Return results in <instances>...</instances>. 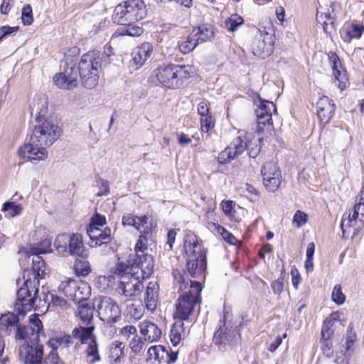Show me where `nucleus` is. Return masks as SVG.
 <instances>
[{
    "label": "nucleus",
    "mask_w": 364,
    "mask_h": 364,
    "mask_svg": "<svg viewBox=\"0 0 364 364\" xmlns=\"http://www.w3.org/2000/svg\"><path fill=\"white\" fill-rule=\"evenodd\" d=\"M58 291L68 299L78 302L87 299L90 294V288L87 283L71 279L62 281L58 286Z\"/></svg>",
    "instance_id": "obj_13"
},
{
    "label": "nucleus",
    "mask_w": 364,
    "mask_h": 364,
    "mask_svg": "<svg viewBox=\"0 0 364 364\" xmlns=\"http://www.w3.org/2000/svg\"><path fill=\"white\" fill-rule=\"evenodd\" d=\"M99 51H90L82 55L78 64L82 85L88 89L94 88L99 82L101 59Z\"/></svg>",
    "instance_id": "obj_9"
},
{
    "label": "nucleus",
    "mask_w": 364,
    "mask_h": 364,
    "mask_svg": "<svg viewBox=\"0 0 364 364\" xmlns=\"http://www.w3.org/2000/svg\"><path fill=\"white\" fill-rule=\"evenodd\" d=\"M132 264L134 265V271L138 272L140 278L144 279L149 278L153 273L154 259L147 253L132 255Z\"/></svg>",
    "instance_id": "obj_18"
},
{
    "label": "nucleus",
    "mask_w": 364,
    "mask_h": 364,
    "mask_svg": "<svg viewBox=\"0 0 364 364\" xmlns=\"http://www.w3.org/2000/svg\"><path fill=\"white\" fill-rule=\"evenodd\" d=\"M75 269L77 274L81 276H87L91 272V269L87 262H75Z\"/></svg>",
    "instance_id": "obj_57"
},
{
    "label": "nucleus",
    "mask_w": 364,
    "mask_h": 364,
    "mask_svg": "<svg viewBox=\"0 0 364 364\" xmlns=\"http://www.w3.org/2000/svg\"><path fill=\"white\" fill-rule=\"evenodd\" d=\"M355 338H356V336H355V332L353 331V327L351 325H349L348 331H347V334H346V342H345V349L346 350H345V353H344V356L347 359H349L350 357L353 354V350L352 349V347L355 341Z\"/></svg>",
    "instance_id": "obj_38"
},
{
    "label": "nucleus",
    "mask_w": 364,
    "mask_h": 364,
    "mask_svg": "<svg viewBox=\"0 0 364 364\" xmlns=\"http://www.w3.org/2000/svg\"><path fill=\"white\" fill-rule=\"evenodd\" d=\"M78 316L80 319V324L76 328L95 327L93 323L94 308L88 304H81L78 306Z\"/></svg>",
    "instance_id": "obj_28"
},
{
    "label": "nucleus",
    "mask_w": 364,
    "mask_h": 364,
    "mask_svg": "<svg viewBox=\"0 0 364 364\" xmlns=\"http://www.w3.org/2000/svg\"><path fill=\"white\" fill-rule=\"evenodd\" d=\"M252 53L259 58H265L273 51L272 36L264 30V35L254 40L251 46Z\"/></svg>",
    "instance_id": "obj_20"
},
{
    "label": "nucleus",
    "mask_w": 364,
    "mask_h": 364,
    "mask_svg": "<svg viewBox=\"0 0 364 364\" xmlns=\"http://www.w3.org/2000/svg\"><path fill=\"white\" fill-rule=\"evenodd\" d=\"M144 340L150 343L158 341L161 337V331L155 323L145 320L139 324Z\"/></svg>",
    "instance_id": "obj_23"
},
{
    "label": "nucleus",
    "mask_w": 364,
    "mask_h": 364,
    "mask_svg": "<svg viewBox=\"0 0 364 364\" xmlns=\"http://www.w3.org/2000/svg\"><path fill=\"white\" fill-rule=\"evenodd\" d=\"M87 234L90 240L95 242V246L107 244L111 240V229L109 228H106L103 231L99 229L95 232H88Z\"/></svg>",
    "instance_id": "obj_34"
},
{
    "label": "nucleus",
    "mask_w": 364,
    "mask_h": 364,
    "mask_svg": "<svg viewBox=\"0 0 364 364\" xmlns=\"http://www.w3.org/2000/svg\"><path fill=\"white\" fill-rule=\"evenodd\" d=\"M210 225L213 228L214 231L220 234L229 244L235 245L237 242L235 237L223 226L213 223L210 224Z\"/></svg>",
    "instance_id": "obj_40"
},
{
    "label": "nucleus",
    "mask_w": 364,
    "mask_h": 364,
    "mask_svg": "<svg viewBox=\"0 0 364 364\" xmlns=\"http://www.w3.org/2000/svg\"><path fill=\"white\" fill-rule=\"evenodd\" d=\"M150 360H154L158 364H170L174 363L177 359V353L169 351L163 346H154L147 351Z\"/></svg>",
    "instance_id": "obj_19"
},
{
    "label": "nucleus",
    "mask_w": 364,
    "mask_h": 364,
    "mask_svg": "<svg viewBox=\"0 0 364 364\" xmlns=\"http://www.w3.org/2000/svg\"><path fill=\"white\" fill-rule=\"evenodd\" d=\"M97 183L100 186V191L97 193V196H107L109 193V184L107 181L99 178Z\"/></svg>",
    "instance_id": "obj_58"
},
{
    "label": "nucleus",
    "mask_w": 364,
    "mask_h": 364,
    "mask_svg": "<svg viewBox=\"0 0 364 364\" xmlns=\"http://www.w3.org/2000/svg\"><path fill=\"white\" fill-rule=\"evenodd\" d=\"M335 105L327 96L320 97L316 103L317 116L323 124L328 123L334 114Z\"/></svg>",
    "instance_id": "obj_22"
},
{
    "label": "nucleus",
    "mask_w": 364,
    "mask_h": 364,
    "mask_svg": "<svg viewBox=\"0 0 364 364\" xmlns=\"http://www.w3.org/2000/svg\"><path fill=\"white\" fill-rule=\"evenodd\" d=\"M364 228V194L359 193L353 207L343 214L341 228L343 238H354Z\"/></svg>",
    "instance_id": "obj_8"
},
{
    "label": "nucleus",
    "mask_w": 364,
    "mask_h": 364,
    "mask_svg": "<svg viewBox=\"0 0 364 364\" xmlns=\"http://www.w3.org/2000/svg\"><path fill=\"white\" fill-rule=\"evenodd\" d=\"M42 247H32L30 250L32 261V271L24 269L23 278V284L17 291L16 301L14 305L15 311L18 315L24 316L28 311H31L35 306V301L38 292L37 285L39 279L44 277L46 273V264L41 254L46 253L50 248V242L45 240L42 243Z\"/></svg>",
    "instance_id": "obj_1"
},
{
    "label": "nucleus",
    "mask_w": 364,
    "mask_h": 364,
    "mask_svg": "<svg viewBox=\"0 0 364 364\" xmlns=\"http://www.w3.org/2000/svg\"><path fill=\"white\" fill-rule=\"evenodd\" d=\"M331 298L332 300L338 305H341L345 302L346 296L342 292L341 285H336L334 287Z\"/></svg>",
    "instance_id": "obj_53"
},
{
    "label": "nucleus",
    "mask_w": 364,
    "mask_h": 364,
    "mask_svg": "<svg viewBox=\"0 0 364 364\" xmlns=\"http://www.w3.org/2000/svg\"><path fill=\"white\" fill-rule=\"evenodd\" d=\"M192 36H194L198 44L210 41L214 35L213 26L209 24H203L195 28L191 31Z\"/></svg>",
    "instance_id": "obj_30"
},
{
    "label": "nucleus",
    "mask_w": 364,
    "mask_h": 364,
    "mask_svg": "<svg viewBox=\"0 0 364 364\" xmlns=\"http://www.w3.org/2000/svg\"><path fill=\"white\" fill-rule=\"evenodd\" d=\"M43 324L36 314L30 316L28 323L17 327L15 338L18 341L16 354L22 364H42L43 346L39 343Z\"/></svg>",
    "instance_id": "obj_2"
},
{
    "label": "nucleus",
    "mask_w": 364,
    "mask_h": 364,
    "mask_svg": "<svg viewBox=\"0 0 364 364\" xmlns=\"http://www.w3.org/2000/svg\"><path fill=\"white\" fill-rule=\"evenodd\" d=\"M132 23L130 24H124L127 26L121 29L119 32V35L121 36H139L142 34L144 30L141 27L139 26L134 25Z\"/></svg>",
    "instance_id": "obj_48"
},
{
    "label": "nucleus",
    "mask_w": 364,
    "mask_h": 364,
    "mask_svg": "<svg viewBox=\"0 0 364 364\" xmlns=\"http://www.w3.org/2000/svg\"><path fill=\"white\" fill-rule=\"evenodd\" d=\"M239 135L218 156V162L225 164L234 160L245 150L252 158H255L259 153L262 141L261 136L257 138L252 133L239 131Z\"/></svg>",
    "instance_id": "obj_5"
},
{
    "label": "nucleus",
    "mask_w": 364,
    "mask_h": 364,
    "mask_svg": "<svg viewBox=\"0 0 364 364\" xmlns=\"http://www.w3.org/2000/svg\"><path fill=\"white\" fill-rule=\"evenodd\" d=\"M255 102L257 105L255 109L257 120V134L260 136V134L264 132V127H269L272 125V114L277 112V109L272 102L262 100L259 96Z\"/></svg>",
    "instance_id": "obj_14"
},
{
    "label": "nucleus",
    "mask_w": 364,
    "mask_h": 364,
    "mask_svg": "<svg viewBox=\"0 0 364 364\" xmlns=\"http://www.w3.org/2000/svg\"><path fill=\"white\" fill-rule=\"evenodd\" d=\"M333 325V323H331L330 320H327L326 318L325 319L321 328V338H331L333 333V331L331 329Z\"/></svg>",
    "instance_id": "obj_59"
},
{
    "label": "nucleus",
    "mask_w": 364,
    "mask_h": 364,
    "mask_svg": "<svg viewBox=\"0 0 364 364\" xmlns=\"http://www.w3.org/2000/svg\"><path fill=\"white\" fill-rule=\"evenodd\" d=\"M183 332V323L181 321H176L170 331V340L173 346H177L181 341L182 333Z\"/></svg>",
    "instance_id": "obj_36"
},
{
    "label": "nucleus",
    "mask_w": 364,
    "mask_h": 364,
    "mask_svg": "<svg viewBox=\"0 0 364 364\" xmlns=\"http://www.w3.org/2000/svg\"><path fill=\"white\" fill-rule=\"evenodd\" d=\"M144 345L143 338L138 336V334L129 340V348L135 354L139 353L143 349Z\"/></svg>",
    "instance_id": "obj_49"
},
{
    "label": "nucleus",
    "mask_w": 364,
    "mask_h": 364,
    "mask_svg": "<svg viewBox=\"0 0 364 364\" xmlns=\"http://www.w3.org/2000/svg\"><path fill=\"white\" fill-rule=\"evenodd\" d=\"M125 312L128 316L134 319L135 321L139 320L144 315V310L141 305H135L127 299Z\"/></svg>",
    "instance_id": "obj_37"
},
{
    "label": "nucleus",
    "mask_w": 364,
    "mask_h": 364,
    "mask_svg": "<svg viewBox=\"0 0 364 364\" xmlns=\"http://www.w3.org/2000/svg\"><path fill=\"white\" fill-rule=\"evenodd\" d=\"M54 83L57 87L63 90H71L67 81L66 76L63 73L56 74L53 77Z\"/></svg>",
    "instance_id": "obj_54"
},
{
    "label": "nucleus",
    "mask_w": 364,
    "mask_h": 364,
    "mask_svg": "<svg viewBox=\"0 0 364 364\" xmlns=\"http://www.w3.org/2000/svg\"><path fill=\"white\" fill-rule=\"evenodd\" d=\"M50 296L53 306L59 307L60 309H66L68 307V302L62 297L54 294H51Z\"/></svg>",
    "instance_id": "obj_61"
},
{
    "label": "nucleus",
    "mask_w": 364,
    "mask_h": 364,
    "mask_svg": "<svg viewBox=\"0 0 364 364\" xmlns=\"http://www.w3.org/2000/svg\"><path fill=\"white\" fill-rule=\"evenodd\" d=\"M328 57L331 63L333 76L338 82V87L341 90H345L348 85V78L345 70L343 69L338 56L334 52H329Z\"/></svg>",
    "instance_id": "obj_21"
},
{
    "label": "nucleus",
    "mask_w": 364,
    "mask_h": 364,
    "mask_svg": "<svg viewBox=\"0 0 364 364\" xmlns=\"http://www.w3.org/2000/svg\"><path fill=\"white\" fill-rule=\"evenodd\" d=\"M176 232L174 230H170L167 234V241L165 244V250L167 251L172 250L173 245L175 242Z\"/></svg>",
    "instance_id": "obj_62"
},
{
    "label": "nucleus",
    "mask_w": 364,
    "mask_h": 364,
    "mask_svg": "<svg viewBox=\"0 0 364 364\" xmlns=\"http://www.w3.org/2000/svg\"><path fill=\"white\" fill-rule=\"evenodd\" d=\"M172 274L175 284L179 285L178 290L182 291L188 287L189 282L191 283L188 291L183 293L178 298L174 313L175 319L186 321L192 314L196 304L200 303L201 282L189 280L178 269H173Z\"/></svg>",
    "instance_id": "obj_4"
},
{
    "label": "nucleus",
    "mask_w": 364,
    "mask_h": 364,
    "mask_svg": "<svg viewBox=\"0 0 364 364\" xmlns=\"http://www.w3.org/2000/svg\"><path fill=\"white\" fill-rule=\"evenodd\" d=\"M283 277H280L277 280H274L271 284V287L273 292L276 294H279L283 291L284 289V283H283Z\"/></svg>",
    "instance_id": "obj_63"
},
{
    "label": "nucleus",
    "mask_w": 364,
    "mask_h": 364,
    "mask_svg": "<svg viewBox=\"0 0 364 364\" xmlns=\"http://www.w3.org/2000/svg\"><path fill=\"white\" fill-rule=\"evenodd\" d=\"M48 99L45 96H36L29 105L31 114L35 116L36 121L42 120L48 111Z\"/></svg>",
    "instance_id": "obj_27"
},
{
    "label": "nucleus",
    "mask_w": 364,
    "mask_h": 364,
    "mask_svg": "<svg viewBox=\"0 0 364 364\" xmlns=\"http://www.w3.org/2000/svg\"><path fill=\"white\" fill-rule=\"evenodd\" d=\"M119 335L123 339L129 341L134 336L137 335V330L134 326L127 325L120 329Z\"/></svg>",
    "instance_id": "obj_50"
},
{
    "label": "nucleus",
    "mask_w": 364,
    "mask_h": 364,
    "mask_svg": "<svg viewBox=\"0 0 364 364\" xmlns=\"http://www.w3.org/2000/svg\"><path fill=\"white\" fill-rule=\"evenodd\" d=\"M363 31V29L359 26L352 24L346 30V36L343 37L344 41L349 43L353 38H359Z\"/></svg>",
    "instance_id": "obj_44"
},
{
    "label": "nucleus",
    "mask_w": 364,
    "mask_h": 364,
    "mask_svg": "<svg viewBox=\"0 0 364 364\" xmlns=\"http://www.w3.org/2000/svg\"><path fill=\"white\" fill-rule=\"evenodd\" d=\"M152 53L153 46L150 43H144L137 48L132 58L136 69L141 68L144 64Z\"/></svg>",
    "instance_id": "obj_29"
},
{
    "label": "nucleus",
    "mask_w": 364,
    "mask_h": 364,
    "mask_svg": "<svg viewBox=\"0 0 364 364\" xmlns=\"http://www.w3.org/2000/svg\"><path fill=\"white\" fill-rule=\"evenodd\" d=\"M146 16V5L142 0H127L115 7L113 20L118 24H130Z\"/></svg>",
    "instance_id": "obj_12"
},
{
    "label": "nucleus",
    "mask_w": 364,
    "mask_h": 364,
    "mask_svg": "<svg viewBox=\"0 0 364 364\" xmlns=\"http://www.w3.org/2000/svg\"><path fill=\"white\" fill-rule=\"evenodd\" d=\"M35 126L30 141L18 150L20 157L29 161H43L48 157L46 148L52 145L60 136L61 129L52 120H38Z\"/></svg>",
    "instance_id": "obj_3"
},
{
    "label": "nucleus",
    "mask_w": 364,
    "mask_h": 364,
    "mask_svg": "<svg viewBox=\"0 0 364 364\" xmlns=\"http://www.w3.org/2000/svg\"><path fill=\"white\" fill-rule=\"evenodd\" d=\"M261 173L266 189L269 192H275L282 181V173L278 166L274 162H267L262 167Z\"/></svg>",
    "instance_id": "obj_17"
},
{
    "label": "nucleus",
    "mask_w": 364,
    "mask_h": 364,
    "mask_svg": "<svg viewBox=\"0 0 364 364\" xmlns=\"http://www.w3.org/2000/svg\"><path fill=\"white\" fill-rule=\"evenodd\" d=\"M198 45L194 36H192L191 33L186 40L178 43V46L181 53L188 54L192 52Z\"/></svg>",
    "instance_id": "obj_39"
},
{
    "label": "nucleus",
    "mask_w": 364,
    "mask_h": 364,
    "mask_svg": "<svg viewBox=\"0 0 364 364\" xmlns=\"http://www.w3.org/2000/svg\"><path fill=\"white\" fill-rule=\"evenodd\" d=\"M132 255L129 256V259H119L115 267L111 270L112 274L115 277L122 280L125 277H131L135 272L134 265L132 261Z\"/></svg>",
    "instance_id": "obj_25"
},
{
    "label": "nucleus",
    "mask_w": 364,
    "mask_h": 364,
    "mask_svg": "<svg viewBox=\"0 0 364 364\" xmlns=\"http://www.w3.org/2000/svg\"><path fill=\"white\" fill-rule=\"evenodd\" d=\"M125 345L120 341H115L109 344L107 348V358L110 363H122L126 358Z\"/></svg>",
    "instance_id": "obj_26"
},
{
    "label": "nucleus",
    "mask_w": 364,
    "mask_h": 364,
    "mask_svg": "<svg viewBox=\"0 0 364 364\" xmlns=\"http://www.w3.org/2000/svg\"><path fill=\"white\" fill-rule=\"evenodd\" d=\"M200 127L203 132H208L214 127V120L210 115L200 117Z\"/></svg>",
    "instance_id": "obj_56"
},
{
    "label": "nucleus",
    "mask_w": 364,
    "mask_h": 364,
    "mask_svg": "<svg viewBox=\"0 0 364 364\" xmlns=\"http://www.w3.org/2000/svg\"><path fill=\"white\" fill-rule=\"evenodd\" d=\"M153 225L150 223L140 230L142 234L139 236V238L135 246V254L139 255L145 253L144 251L147 249L148 237L147 236L150 234Z\"/></svg>",
    "instance_id": "obj_35"
},
{
    "label": "nucleus",
    "mask_w": 364,
    "mask_h": 364,
    "mask_svg": "<svg viewBox=\"0 0 364 364\" xmlns=\"http://www.w3.org/2000/svg\"><path fill=\"white\" fill-rule=\"evenodd\" d=\"M149 218L146 215L141 217H136L130 213L124 214L122 216V224L123 225L133 226L138 230H141V228L149 225Z\"/></svg>",
    "instance_id": "obj_31"
},
{
    "label": "nucleus",
    "mask_w": 364,
    "mask_h": 364,
    "mask_svg": "<svg viewBox=\"0 0 364 364\" xmlns=\"http://www.w3.org/2000/svg\"><path fill=\"white\" fill-rule=\"evenodd\" d=\"M184 250L187 256L186 268L193 278L203 280L206 269V252L197 236L188 232L184 236Z\"/></svg>",
    "instance_id": "obj_6"
},
{
    "label": "nucleus",
    "mask_w": 364,
    "mask_h": 364,
    "mask_svg": "<svg viewBox=\"0 0 364 364\" xmlns=\"http://www.w3.org/2000/svg\"><path fill=\"white\" fill-rule=\"evenodd\" d=\"M69 235L67 234L59 235L55 242L54 246L59 253L68 252Z\"/></svg>",
    "instance_id": "obj_46"
},
{
    "label": "nucleus",
    "mask_w": 364,
    "mask_h": 364,
    "mask_svg": "<svg viewBox=\"0 0 364 364\" xmlns=\"http://www.w3.org/2000/svg\"><path fill=\"white\" fill-rule=\"evenodd\" d=\"M243 23L244 20L242 16L237 14H233L225 20V26L228 31L233 32L239 26H241Z\"/></svg>",
    "instance_id": "obj_45"
},
{
    "label": "nucleus",
    "mask_w": 364,
    "mask_h": 364,
    "mask_svg": "<svg viewBox=\"0 0 364 364\" xmlns=\"http://www.w3.org/2000/svg\"><path fill=\"white\" fill-rule=\"evenodd\" d=\"M105 224V217L99 213H96L90 219L89 228L87 229V233L93 232V231L95 232Z\"/></svg>",
    "instance_id": "obj_42"
},
{
    "label": "nucleus",
    "mask_w": 364,
    "mask_h": 364,
    "mask_svg": "<svg viewBox=\"0 0 364 364\" xmlns=\"http://www.w3.org/2000/svg\"><path fill=\"white\" fill-rule=\"evenodd\" d=\"M291 276L292 284L295 289H297L299 284L301 280L299 270L296 267H292L291 269Z\"/></svg>",
    "instance_id": "obj_64"
},
{
    "label": "nucleus",
    "mask_w": 364,
    "mask_h": 364,
    "mask_svg": "<svg viewBox=\"0 0 364 364\" xmlns=\"http://www.w3.org/2000/svg\"><path fill=\"white\" fill-rule=\"evenodd\" d=\"M159 287L156 282H150L146 287L144 301L146 309L151 312H154L156 309L159 301Z\"/></svg>",
    "instance_id": "obj_24"
},
{
    "label": "nucleus",
    "mask_w": 364,
    "mask_h": 364,
    "mask_svg": "<svg viewBox=\"0 0 364 364\" xmlns=\"http://www.w3.org/2000/svg\"><path fill=\"white\" fill-rule=\"evenodd\" d=\"M42 364H63V363L60 360L56 352L50 350L44 360H42Z\"/></svg>",
    "instance_id": "obj_60"
},
{
    "label": "nucleus",
    "mask_w": 364,
    "mask_h": 364,
    "mask_svg": "<svg viewBox=\"0 0 364 364\" xmlns=\"http://www.w3.org/2000/svg\"><path fill=\"white\" fill-rule=\"evenodd\" d=\"M100 319L107 323H116L121 317V309L110 297H100L95 300Z\"/></svg>",
    "instance_id": "obj_15"
},
{
    "label": "nucleus",
    "mask_w": 364,
    "mask_h": 364,
    "mask_svg": "<svg viewBox=\"0 0 364 364\" xmlns=\"http://www.w3.org/2000/svg\"><path fill=\"white\" fill-rule=\"evenodd\" d=\"M84 252L82 237L80 234L69 235L68 252L71 255L82 256Z\"/></svg>",
    "instance_id": "obj_33"
},
{
    "label": "nucleus",
    "mask_w": 364,
    "mask_h": 364,
    "mask_svg": "<svg viewBox=\"0 0 364 364\" xmlns=\"http://www.w3.org/2000/svg\"><path fill=\"white\" fill-rule=\"evenodd\" d=\"M144 286L140 280L138 272H134L131 277H125L120 280L117 288V291L120 297L131 299L138 296Z\"/></svg>",
    "instance_id": "obj_16"
},
{
    "label": "nucleus",
    "mask_w": 364,
    "mask_h": 364,
    "mask_svg": "<svg viewBox=\"0 0 364 364\" xmlns=\"http://www.w3.org/2000/svg\"><path fill=\"white\" fill-rule=\"evenodd\" d=\"M191 67L188 65H163L155 71V76L164 87L169 89L178 88L184 80L190 77Z\"/></svg>",
    "instance_id": "obj_10"
},
{
    "label": "nucleus",
    "mask_w": 364,
    "mask_h": 364,
    "mask_svg": "<svg viewBox=\"0 0 364 364\" xmlns=\"http://www.w3.org/2000/svg\"><path fill=\"white\" fill-rule=\"evenodd\" d=\"M23 208L20 204H16L14 202H6L4 203L1 211L9 212V215L11 217H15L21 213Z\"/></svg>",
    "instance_id": "obj_47"
},
{
    "label": "nucleus",
    "mask_w": 364,
    "mask_h": 364,
    "mask_svg": "<svg viewBox=\"0 0 364 364\" xmlns=\"http://www.w3.org/2000/svg\"><path fill=\"white\" fill-rule=\"evenodd\" d=\"M95 329V327L91 326L90 328H74L72 331L73 338L85 346L83 354L86 361L90 364L100 362L102 360L97 338L94 333Z\"/></svg>",
    "instance_id": "obj_11"
},
{
    "label": "nucleus",
    "mask_w": 364,
    "mask_h": 364,
    "mask_svg": "<svg viewBox=\"0 0 364 364\" xmlns=\"http://www.w3.org/2000/svg\"><path fill=\"white\" fill-rule=\"evenodd\" d=\"M308 220V215L301 210H296L292 219V223L298 228L304 225Z\"/></svg>",
    "instance_id": "obj_52"
},
{
    "label": "nucleus",
    "mask_w": 364,
    "mask_h": 364,
    "mask_svg": "<svg viewBox=\"0 0 364 364\" xmlns=\"http://www.w3.org/2000/svg\"><path fill=\"white\" fill-rule=\"evenodd\" d=\"M21 19L23 25L29 26L32 24L33 18L32 9L29 4L23 6L21 11Z\"/></svg>",
    "instance_id": "obj_51"
},
{
    "label": "nucleus",
    "mask_w": 364,
    "mask_h": 364,
    "mask_svg": "<svg viewBox=\"0 0 364 364\" xmlns=\"http://www.w3.org/2000/svg\"><path fill=\"white\" fill-rule=\"evenodd\" d=\"M321 350L326 357H331L333 353V343L329 338H321Z\"/></svg>",
    "instance_id": "obj_55"
},
{
    "label": "nucleus",
    "mask_w": 364,
    "mask_h": 364,
    "mask_svg": "<svg viewBox=\"0 0 364 364\" xmlns=\"http://www.w3.org/2000/svg\"><path fill=\"white\" fill-rule=\"evenodd\" d=\"M238 326L232 321V314L224 307L223 318L218 324L213 341L221 350L234 348L240 343L241 335Z\"/></svg>",
    "instance_id": "obj_7"
},
{
    "label": "nucleus",
    "mask_w": 364,
    "mask_h": 364,
    "mask_svg": "<svg viewBox=\"0 0 364 364\" xmlns=\"http://www.w3.org/2000/svg\"><path fill=\"white\" fill-rule=\"evenodd\" d=\"M114 282V277L109 276H99L95 280V286L101 291H105L112 287Z\"/></svg>",
    "instance_id": "obj_41"
},
{
    "label": "nucleus",
    "mask_w": 364,
    "mask_h": 364,
    "mask_svg": "<svg viewBox=\"0 0 364 364\" xmlns=\"http://www.w3.org/2000/svg\"><path fill=\"white\" fill-rule=\"evenodd\" d=\"M18 322V317L14 313L4 314L0 317V330L9 335Z\"/></svg>",
    "instance_id": "obj_32"
},
{
    "label": "nucleus",
    "mask_w": 364,
    "mask_h": 364,
    "mask_svg": "<svg viewBox=\"0 0 364 364\" xmlns=\"http://www.w3.org/2000/svg\"><path fill=\"white\" fill-rule=\"evenodd\" d=\"M63 73L66 76L67 81L68 82L70 89L75 88L77 85V77L79 75V70L77 71L73 67L67 66L64 69Z\"/></svg>",
    "instance_id": "obj_43"
}]
</instances>
